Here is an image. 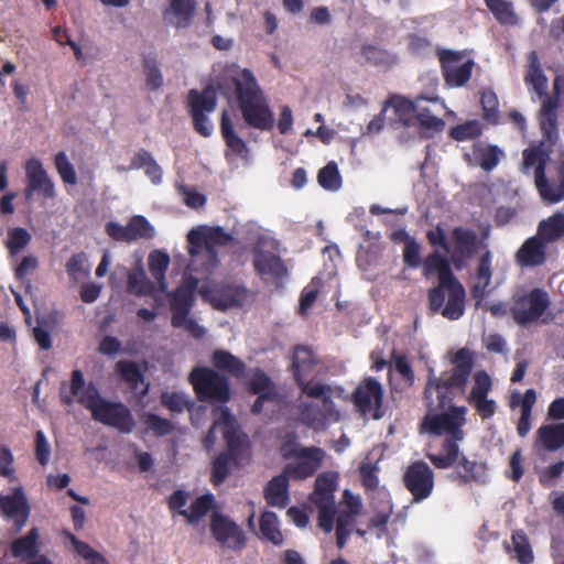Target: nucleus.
Returning <instances> with one entry per match:
<instances>
[{"label":"nucleus","instance_id":"10","mask_svg":"<svg viewBox=\"0 0 564 564\" xmlns=\"http://www.w3.org/2000/svg\"><path fill=\"white\" fill-rule=\"evenodd\" d=\"M24 171L25 187L23 195L26 202H33L36 198L48 200L56 197L55 183L44 169L41 160L36 158L26 160Z\"/></svg>","mask_w":564,"mask_h":564},{"label":"nucleus","instance_id":"50","mask_svg":"<svg viewBox=\"0 0 564 564\" xmlns=\"http://www.w3.org/2000/svg\"><path fill=\"white\" fill-rule=\"evenodd\" d=\"M480 105L482 109V119L490 124L499 122V100L496 93L490 89H484L480 94Z\"/></svg>","mask_w":564,"mask_h":564},{"label":"nucleus","instance_id":"7","mask_svg":"<svg viewBox=\"0 0 564 564\" xmlns=\"http://www.w3.org/2000/svg\"><path fill=\"white\" fill-rule=\"evenodd\" d=\"M195 394L200 402L227 403L230 400V383L226 375L217 370L198 366L188 376Z\"/></svg>","mask_w":564,"mask_h":564},{"label":"nucleus","instance_id":"48","mask_svg":"<svg viewBox=\"0 0 564 564\" xmlns=\"http://www.w3.org/2000/svg\"><path fill=\"white\" fill-rule=\"evenodd\" d=\"M487 8L495 19L502 25H517L519 19L513 11L512 3L507 0H485Z\"/></svg>","mask_w":564,"mask_h":564},{"label":"nucleus","instance_id":"64","mask_svg":"<svg viewBox=\"0 0 564 564\" xmlns=\"http://www.w3.org/2000/svg\"><path fill=\"white\" fill-rule=\"evenodd\" d=\"M379 468L371 463H362L359 466L361 484L366 490H375L379 485Z\"/></svg>","mask_w":564,"mask_h":564},{"label":"nucleus","instance_id":"24","mask_svg":"<svg viewBox=\"0 0 564 564\" xmlns=\"http://www.w3.org/2000/svg\"><path fill=\"white\" fill-rule=\"evenodd\" d=\"M516 263L521 268H536L547 260L546 243L538 234L525 239L514 254Z\"/></svg>","mask_w":564,"mask_h":564},{"label":"nucleus","instance_id":"36","mask_svg":"<svg viewBox=\"0 0 564 564\" xmlns=\"http://www.w3.org/2000/svg\"><path fill=\"white\" fill-rule=\"evenodd\" d=\"M212 364L217 370L227 372L238 379L246 375L245 362L227 350L216 349L212 355Z\"/></svg>","mask_w":564,"mask_h":564},{"label":"nucleus","instance_id":"53","mask_svg":"<svg viewBox=\"0 0 564 564\" xmlns=\"http://www.w3.org/2000/svg\"><path fill=\"white\" fill-rule=\"evenodd\" d=\"M194 288L193 282L178 286L171 294V310L191 311L195 300Z\"/></svg>","mask_w":564,"mask_h":564},{"label":"nucleus","instance_id":"54","mask_svg":"<svg viewBox=\"0 0 564 564\" xmlns=\"http://www.w3.org/2000/svg\"><path fill=\"white\" fill-rule=\"evenodd\" d=\"M142 421L147 430L152 432L156 437L169 435L174 431V425L170 420L151 412H145L142 415Z\"/></svg>","mask_w":564,"mask_h":564},{"label":"nucleus","instance_id":"59","mask_svg":"<svg viewBox=\"0 0 564 564\" xmlns=\"http://www.w3.org/2000/svg\"><path fill=\"white\" fill-rule=\"evenodd\" d=\"M249 390L257 395L260 393L278 392L271 378L261 369H257L253 372L249 383Z\"/></svg>","mask_w":564,"mask_h":564},{"label":"nucleus","instance_id":"13","mask_svg":"<svg viewBox=\"0 0 564 564\" xmlns=\"http://www.w3.org/2000/svg\"><path fill=\"white\" fill-rule=\"evenodd\" d=\"M352 401L362 415L379 420L384 415L383 388L373 377L364 379L352 392Z\"/></svg>","mask_w":564,"mask_h":564},{"label":"nucleus","instance_id":"41","mask_svg":"<svg viewBox=\"0 0 564 564\" xmlns=\"http://www.w3.org/2000/svg\"><path fill=\"white\" fill-rule=\"evenodd\" d=\"M456 464L464 470V473L458 474V480L460 484H484L486 481V466L484 464H479L475 460H469L460 452L455 465Z\"/></svg>","mask_w":564,"mask_h":564},{"label":"nucleus","instance_id":"30","mask_svg":"<svg viewBox=\"0 0 564 564\" xmlns=\"http://www.w3.org/2000/svg\"><path fill=\"white\" fill-rule=\"evenodd\" d=\"M535 446L547 452H556L564 446V422L543 424L536 431Z\"/></svg>","mask_w":564,"mask_h":564},{"label":"nucleus","instance_id":"31","mask_svg":"<svg viewBox=\"0 0 564 564\" xmlns=\"http://www.w3.org/2000/svg\"><path fill=\"white\" fill-rule=\"evenodd\" d=\"M247 289L240 285H224L215 290L213 302L218 310L240 307L247 299Z\"/></svg>","mask_w":564,"mask_h":564},{"label":"nucleus","instance_id":"43","mask_svg":"<svg viewBox=\"0 0 564 564\" xmlns=\"http://www.w3.org/2000/svg\"><path fill=\"white\" fill-rule=\"evenodd\" d=\"M63 536L69 541L74 552L84 558L87 564H109L108 560L98 551L93 549L88 543L80 541L75 534L68 530H63Z\"/></svg>","mask_w":564,"mask_h":564},{"label":"nucleus","instance_id":"20","mask_svg":"<svg viewBox=\"0 0 564 564\" xmlns=\"http://www.w3.org/2000/svg\"><path fill=\"white\" fill-rule=\"evenodd\" d=\"M453 247H451L449 258L457 270L463 269L469 259H471L479 246V238L473 229L456 226L452 229Z\"/></svg>","mask_w":564,"mask_h":564},{"label":"nucleus","instance_id":"55","mask_svg":"<svg viewBox=\"0 0 564 564\" xmlns=\"http://www.w3.org/2000/svg\"><path fill=\"white\" fill-rule=\"evenodd\" d=\"M54 165L55 169L66 185H76L77 184V175L74 165L69 162L66 153L61 151L54 156Z\"/></svg>","mask_w":564,"mask_h":564},{"label":"nucleus","instance_id":"14","mask_svg":"<svg viewBox=\"0 0 564 564\" xmlns=\"http://www.w3.org/2000/svg\"><path fill=\"white\" fill-rule=\"evenodd\" d=\"M437 56L447 86L463 87L470 79L475 63L471 58L463 61V52L440 48Z\"/></svg>","mask_w":564,"mask_h":564},{"label":"nucleus","instance_id":"22","mask_svg":"<svg viewBox=\"0 0 564 564\" xmlns=\"http://www.w3.org/2000/svg\"><path fill=\"white\" fill-rule=\"evenodd\" d=\"M445 109V104L440 97H416L415 119L424 130L442 132L445 121L438 115Z\"/></svg>","mask_w":564,"mask_h":564},{"label":"nucleus","instance_id":"17","mask_svg":"<svg viewBox=\"0 0 564 564\" xmlns=\"http://www.w3.org/2000/svg\"><path fill=\"white\" fill-rule=\"evenodd\" d=\"M473 380V387L466 401L482 420H489L497 411L496 401L489 399V392L492 389L491 378L485 370H480L474 375Z\"/></svg>","mask_w":564,"mask_h":564},{"label":"nucleus","instance_id":"39","mask_svg":"<svg viewBox=\"0 0 564 564\" xmlns=\"http://www.w3.org/2000/svg\"><path fill=\"white\" fill-rule=\"evenodd\" d=\"M261 538L275 546L283 544V534L279 528L278 516L273 511L265 510L259 519Z\"/></svg>","mask_w":564,"mask_h":564},{"label":"nucleus","instance_id":"35","mask_svg":"<svg viewBox=\"0 0 564 564\" xmlns=\"http://www.w3.org/2000/svg\"><path fill=\"white\" fill-rule=\"evenodd\" d=\"M131 169L143 170L144 174L154 185H160L163 181L162 167L158 164L152 153L140 149L131 160Z\"/></svg>","mask_w":564,"mask_h":564},{"label":"nucleus","instance_id":"18","mask_svg":"<svg viewBox=\"0 0 564 564\" xmlns=\"http://www.w3.org/2000/svg\"><path fill=\"white\" fill-rule=\"evenodd\" d=\"M106 234L115 241L129 243L139 239H152L155 230L144 216L134 215L126 226L115 221L107 223Z\"/></svg>","mask_w":564,"mask_h":564},{"label":"nucleus","instance_id":"16","mask_svg":"<svg viewBox=\"0 0 564 564\" xmlns=\"http://www.w3.org/2000/svg\"><path fill=\"white\" fill-rule=\"evenodd\" d=\"M562 78L556 76L553 82V91L542 98V104L538 112V120L542 135L551 143H556L558 139L557 110L561 106Z\"/></svg>","mask_w":564,"mask_h":564},{"label":"nucleus","instance_id":"6","mask_svg":"<svg viewBox=\"0 0 564 564\" xmlns=\"http://www.w3.org/2000/svg\"><path fill=\"white\" fill-rule=\"evenodd\" d=\"M555 143H551L543 135V140L535 147L523 151V166H535V185L541 197L549 203H557L564 198V176L558 185H552L545 176L546 162Z\"/></svg>","mask_w":564,"mask_h":564},{"label":"nucleus","instance_id":"44","mask_svg":"<svg viewBox=\"0 0 564 564\" xmlns=\"http://www.w3.org/2000/svg\"><path fill=\"white\" fill-rule=\"evenodd\" d=\"M335 490V476L327 473L321 474L315 480L314 491L311 499L313 502H334Z\"/></svg>","mask_w":564,"mask_h":564},{"label":"nucleus","instance_id":"32","mask_svg":"<svg viewBox=\"0 0 564 564\" xmlns=\"http://www.w3.org/2000/svg\"><path fill=\"white\" fill-rule=\"evenodd\" d=\"M40 532L37 528H32L25 535L12 541L10 551L13 557L21 560H32L39 557Z\"/></svg>","mask_w":564,"mask_h":564},{"label":"nucleus","instance_id":"49","mask_svg":"<svg viewBox=\"0 0 564 564\" xmlns=\"http://www.w3.org/2000/svg\"><path fill=\"white\" fill-rule=\"evenodd\" d=\"M361 54L367 62L376 66L391 67L398 62L397 54L371 44L362 45Z\"/></svg>","mask_w":564,"mask_h":564},{"label":"nucleus","instance_id":"12","mask_svg":"<svg viewBox=\"0 0 564 564\" xmlns=\"http://www.w3.org/2000/svg\"><path fill=\"white\" fill-rule=\"evenodd\" d=\"M216 105L217 98L212 86L205 87L202 91L192 89L188 93V106L194 129L204 138L210 137L213 133L214 127L206 113L213 112Z\"/></svg>","mask_w":564,"mask_h":564},{"label":"nucleus","instance_id":"51","mask_svg":"<svg viewBox=\"0 0 564 564\" xmlns=\"http://www.w3.org/2000/svg\"><path fill=\"white\" fill-rule=\"evenodd\" d=\"M317 182L327 191H338L341 187V176L336 162L330 161L318 171Z\"/></svg>","mask_w":564,"mask_h":564},{"label":"nucleus","instance_id":"1","mask_svg":"<svg viewBox=\"0 0 564 564\" xmlns=\"http://www.w3.org/2000/svg\"><path fill=\"white\" fill-rule=\"evenodd\" d=\"M451 372H442L440 377L430 371L423 390V400L426 413L420 424V432L433 436L446 437L443 440L440 454H426L429 460L438 469H448L455 466L459 456V442L465 438L467 408L454 405L457 393L464 394L475 364L474 352L467 348H459L451 359Z\"/></svg>","mask_w":564,"mask_h":564},{"label":"nucleus","instance_id":"45","mask_svg":"<svg viewBox=\"0 0 564 564\" xmlns=\"http://www.w3.org/2000/svg\"><path fill=\"white\" fill-rule=\"evenodd\" d=\"M531 56L532 59L525 74L524 82L532 86L538 97L542 99L545 95V90L547 89V78L540 66L535 52H532Z\"/></svg>","mask_w":564,"mask_h":564},{"label":"nucleus","instance_id":"26","mask_svg":"<svg viewBox=\"0 0 564 564\" xmlns=\"http://www.w3.org/2000/svg\"><path fill=\"white\" fill-rule=\"evenodd\" d=\"M535 402L536 392L534 389H528L524 394L513 392L510 397V408L516 409L520 406L521 409V414L517 423V432L520 437H525L531 430V415Z\"/></svg>","mask_w":564,"mask_h":564},{"label":"nucleus","instance_id":"40","mask_svg":"<svg viewBox=\"0 0 564 564\" xmlns=\"http://www.w3.org/2000/svg\"><path fill=\"white\" fill-rule=\"evenodd\" d=\"M536 234L547 245L564 236V214L556 213L539 223Z\"/></svg>","mask_w":564,"mask_h":564},{"label":"nucleus","instance_id":"9","mask_svg":"<svg viewBox=\"0 0 564 564\" xmlns=\"http://www.w3.org/2000/svg\"><path fill=\"white\" fill-rule=\"evenodd\" d=\"M550 304L549 293L544 289L534 288L512 296L510 314L518 325L525 326L538 322Z\"/></svg>","mask_w":564,"mask_h":564},{"label":"nucleus","instance_id":"25","mask_svg":"<svg viewBox=\"0 0 564 564\" xmlns=\"http://www.w3.org/2000/svg\"><path fill=\"white\" fill-rule=\"evenodd\" d=\"M204 231L208 243V261L202 262L200 268L194 270L200 273H212L219 263L216 247L227 246L232 237L223 227H204Z\"/></svg>","mask_w":564,"mask_h":564},{"label":"nucleus","instance_id":"28","mask_svg":"<svg viewBox=\"0 0 564 564\" xmlns=\"http://www.w3.org/2000/svg\"><path fill=\"white\" fill-rule=\"evenodd\" d=\"M116 372L139 398H144L148 394L150 384L145 382L144 373L137 362L119 360L116 364Z\"/></svg>","mask_w":564,"mask_h":564},{"label":"nucleus","instance_id":"61","mask_svg":"<svg viewBox=\"0 0 564 564\" xmlns=\"http://www.w3.org/2000/svg\"><path fill=\"white\" fill-rule=\"evenodd\" d=\"M512 543L517 558L521 564H530L533 561V553L524 532L516 531L512 534Z\"/></svg>","mask_w":564,"mask_h":564},{"label":"nucleus","instance_id":"56","mask_svg":"<svg viewBox=\"0 0 564 564\" xmlns=\"http://www.w3.org/2000/svg\"><path fill=\"white\" fill-rule=\"evenodd\" d=\"M143 70L148 87L152 90H156L163 86V76L154 56L145 55L143 57Z\"/></svg>","mask_w":564,"mask_h":564},{"label":"nucleus","instance_id":"8","mask_svg":"<svg viewBox=\"0 0 564 564\" xmlns=\"http://www.w3.org/2000/svg\"><path fill=\"white\" fill-rule=\"evenodd\" d=\"M317 362L318 361L315 359L311 347L304 345L295 346L291 365L294 380L304 394L310 398H321L323 405L326 409L333 408L334 403L332 400L330 386L321 382L306 381L303 378V375L311 371Z\"/></svg>","mask_w":564,"mask_h":564},{"label":"nucleus","instance_id":"37","mask_svg":"<svg viewBox=\"0 0 564 564\" xmlns=\"http://www.w3.org/2000/svg\"><path fill=\"white\" fill-rule=\"evenodd\" d=\"M187 242L192 267L200 265L202 262L208 261V243L204 227L191 230L187 235Z\"/></svg>","mask_w":564,"mask_h":564},{"label":"nucleus","instance_id":"57","mask_svg":"<svg viewBox=\"0 0 564 564\" xmlns=\"http://www.w3.org/2000/svg\"><path fill=\"white\" fill-rule=\"evenodd\" d=\"M31 234L22 227H14L8 231L7 247L11 254H15L31 242Z\"/></svg>","mask_w":564,"mask_h":564},{"label":"nucleus","instance_id":"42","mask_svg":"<svg viewBox=\"0 0 564 564\" xmlns=\"http://www.w3.org/2000/svg\"><path fill=\"white\" fill-rule=\"evenodd\" d=\"M171 259L170 256L162 250H153L148 258L149 271L152 278L158 282L161 291L166 290V271Z\"/></svg>","mask_w":564,"mask_h":564},{"label":"nucleus","instance_id":"3","mask_svg":"<svg viewBox=\"0 0 564 564\" xmlns=\"http://www.w3.org/2000/svg\"><path fill=\"white\" fill-rule=\"evenodd\" d=\"M451 263V258L435 250L425 257L421 265L426 279L435 274L438 278V284L427 293L430 311L448 321H457L465 314L466 291L454 275Z\"/></svg>","mask_w":564,"mask_h":564},{"label":"nucleus","instance_id":"47","mask_svg":"<svg viewBox=\"0 0 564 564\" xmlns=\"http://www.w3.org/2000/svg\"><path fill=\"white\" fill-rule=\"evenodd\" d=\"M391 106L399 121L404 126H410L413 117L415 118L416 98L411 100L401 96H393L386 101L384 107Z\"/></svg>","mask_w":564,"mask_h":564},{"label":"nucleus","instance_id":"19","mask_svg":"<svg viewBox=\"0 0 564 564\" xmlns=\"http://www.w3.org/2000/svg\"><path fill=\"white\" fill-rule=\"evenodd\" d=\"M210 532L223 546L240 551L247 544L243 530L229 517L215 512L210 519Z\"/></svg>","mask_w":564,"mask_h":564},{"label":"nucleus","instance_id":"46","mask_svg":"<svg viewBox=\"0 0 564 564\" xmlns=\"http://www.w3.org/2000/svg\"><path fill=\"white\" fill-rule=\"evenodd\" d=\"M214 501L212 494L199 496L192 502L188 510H180V514L186 519L187 523L195 524L209 512Z\"/></svg>","mask_w":564,"mask_h":564},{"label":"nucleus","instance_id":"11","mask_svg":"<svg viewBox=\"0 0 564 564\" xmlns=\"http://www.w3.org/2000/svg\"><path fill=\"white\" fill-rule=\"evenodd\" d=\"M224 438L228 449L221 452L212 463L210 481L215 487L224 484L230 475L232 460L238 459L247 448L245 436L240 435L234 427L225 429Z\"/></svg>","mask_w":564,"mask_h":564},{"label":"nucleus","instance_id":"63","mask_svg":"<svg viewBox=\"0 0 564 564\" xmlns=\"http://www.w3.org/2000/svg\"><path fill=\"white\" fill-rule=\"evenodd\" d=\"M383 249V242L377 239V241L359 248L357 260L364 261L368 265L376 264L381 259Z\"/></svg>","mask_w":564,"mask_h":564},{"label":"nucleus","instance_id":"38","mask_svg":"<svg viewBox=\"0 0 564 564\" xmlns=\"http://www.w3.org/2000/svg\"><path fill=\"white\" fill-rule=\"evenodd\" d=\"M471 155L484 171L494 170L502 156V151L497 145H485L480 142L474 143Z\"/></svg>","mask_w":564,"mask_h":564},{"label":"nucleus","instance_id":"27","mask_svg":"<svg viewBox=\"0 0 564 564\" xmlns=\"http://www.w3.org/2000/svg\"><path fill=\"white\" fill-rule=\"evenodd\" d=\"M196 13L195 0H170L164 10V20L176 29H187Z\"/></svg>","mask_w":564,"mask_h":564},{"label":"nucleus","instance_id":"15","mask_svg":"<svg viewBox=\"0 0 564 564\" xmlns=\"http://www.w3.org/2000/svg\"><path fill=\"white\" fill-rule=\"evenodd\" d=\"M402 481L412 501L421 502L430 498L434 490V471L424 460H414L403 473Z\"/></svg>","mask_w":564,"mask_h":564},{"label":"nucleus","instance_id":"21","mask_svg":"<svg viewBox=\"0 0 564 564\" xmlns=\"http://www.w3.org/2000/svg\"><path fill=\"white\" fill-rule=\"evenodd\" d=\"M252 264L256 273L263 281L270 278L280 284L289 274L288 267L280 256L269 250L254 248Z\"/></svg>","mask_w":564,"mask_h":564},{"label":"nucleus","instance_id":"29","mask_svg":"<svg viewBox=\"0 0 564 564\" xmlns=\"http://www.w3.org/2000/svg\"><path fill=\"white\" fill-rule=\"evenodd\" d=\"M291 474H286L285 469L278 476H274L265 486L263 496L267 503L271 507L280 509L285 508L290 502L289 479Z\"/></svg>","mask_w":564,"mask_h":564},{"label":"nucleus","instance_id":"58","mask_svg":"<svg viewBox=\"0 0 564 564\" xmlns=\"http://www.w3.org/2000/svg\"><path fill=\"white\" fill-rule=\"evenodd\" d=\"M128 290L134 295L142 296L150 294L153 285L142 269L128 274Z\"/></svg>","mask_w":564,"mask_h":564},{"label":"nucleus","instance_id":"52","mask_svg":"<svg viewBox=\"0 0 564 564\" xmlns=\"http://www.w3.org/2000/svg\"><path fill=\"white\" fill-rule=\"evenodd\" d=\"M482 133V126L478 120H467L451 128L448 135L455 141H466L478 138Z\"/></svg>","mask_w":564,"mask_h":564},{"label":"nucleus","instance_id":"34","mask_svg":"<svg viewBox=\"0 0 564 564\" xmlns=\"http://www.w3.org/2000/svg\"><path fill=\"white\" fill-rule=\"evenodd\" d=\"M491 261L492 254L490 250H486L479 258L476 270V283L471 289L474 299L482 300L487 293L492 278Z\"/></svg>","mask_w":564,"mask_h":564},{"label":"nucleus","instance_id":"33","mask_svg":"<svg viewBox=\"0 0 564 564\" xmlns=\"http://www.w3.org/2000/svg\"><path fill=\"white\" fill-rule=\"evenodd\" d=\"M220 133L228 151L237 156L248 153L247 143L238 135L229 112L225 109L220 116Z\"/></svg>","mask_w":564,"mask_h":564},{"label":"nucleus","instance_id":"60","mask_svg":"<svg viewBox=\"0 0 564 564\" xmlns=\"http://www.w3.org/2000/svg\"><path fill=\"white\" fill-rule=\"evenodd\" d=\"M85 387V378L84 373L79 369H75L72 371L69 393L64 392L63 390L59 393V398L63 404L72 405L74 403L75 397H80V391Z\"/></svg>","mask_w":564,"mask_h":564},{"label":"nucleus","instance_id":"23","mask_svg":"<svg viewBox=\"0 0 564 564\" xmlns=\"http://www.w3.org/2000/svg\"><path fill=\"white\" fill-rule=\"evenodd\" d=\"M0 512L14 521L18 531L26 524L30 506L21 487L14 488L9 495L0 494Z\"/></svg>","mask_w":564,"mask_h":564},{"label":"nucleus","instance_id":"2","mask_svg":"<svg viewBox=\"0 0 564 564\" xmlns=\"http://www.w3.org/2000/svg\"><path fill=\"white\" fill-rule=\"evenodd\" d=\"M217 89L224 95L234 90L248 127L260 131H271L274 128L273 111L250 69H241L236 64L226 66L217 80Z\"/></svg>","mask_w":564,"mask_h":564},{"label":"nucleus","instance_id":"4","mask_svg":"<svg viewBox=\"0 0 564 564\" xmlns=\"http://www.w3.org/2000/svg\"><path fill=\"white\" fill-rule=\"evenodd\" d=\"M78 402L90 411L91 417L96 422L112 427L122 434H129L135 427V421L130 409L122 402L110 401L100 397L93 383L88 384Z\"/></svg>","mask_w":564,"mask_h":564},{"label":"nucleus","instance_id":"5","mask_svg":"<svg viewBox=\"0 0 564 564\" xmlns=\"http://www.w3.org/2000/svg\"><path fill=\"white\" fill-rule=\"evenodd\" d=\"M280 453L286 460L297 459V463L286 464L283 468L295 480H304L312 477L319 469L325 458V452L321 447H302L295 432H288L283 436Z\"/></svg>","mask_w":564,"mask_h":564},{"label":"nucleus","instance_id":"62","mask_svg":"<svg viewBox=\"0 0 564 564\" xmlns=\"http://www.w3.org/2000/svg\"><path fill=\"white\" fill-rule=\"evenodd\" d=\"M318 508V527L326 533L334 529V520L336 516L335 502H314Z\"/></svg>","mask_w":564,"mask_h":564}]
</instances>
